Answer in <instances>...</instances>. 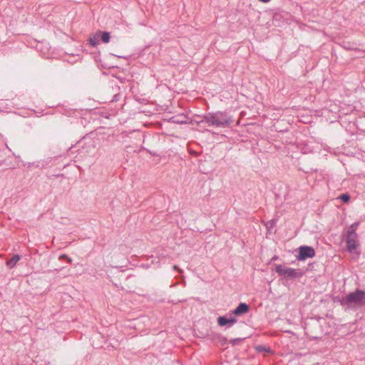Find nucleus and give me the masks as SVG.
Returning a JSON list of instances; mask_svg holds the SVG:
<instances>
[{
	"label": "nucleus",
	"mask_w": 365,
	"mask_h": 365,
	"mask_svg": "<svg viewBox=\"0 0 365 365\" xmlns=\"http://www.w3.org/2000/svg\"><path fill=\"white\" fill-rule=\"evenodd\" d=\"M341 303L346 306L363 305L365 304V292L357 290L350 293L341 299Z\"/></svg>",
	"instance_id": "f257e3e1"
},
{
	"label": "nucleus",
	"mask_w": 365,
	"mask_h": 365,
	"mask_svg": "<svg viewBox=\"0 0 365 365\" xmlns=\"http://www.w3.org/2000/svg\"><path fill=\"white\" fill-rule=\"evenodd\" d=\"M346 242L349 252L356 255V257H359L360 254L358 251L359 243L358 241V235L354 230H349L348 232Z\"/></svg>",
	"instance_id": "f03ea898"
},
{
	"label": "nucleus",
	"mask_w": 365,
	"mask_h": 365,
	"mask_svg": "<svg viewBox=\"0 0 365 365\" xmlns=\"http://www.w3.org/2000/svg\"><path fill=\"white\" fill-rule=\"evenodd\" d=\"M275 270L279 276L284 278H297L302 276V274L297 270L282 264L277 265Z\"/></svg>",
	"instance_id": "7ed1b4c3"
},
{
	"label": "nucleus",
	"mask_w": 365,
	"mask_h": 365,
	"mask_svg": "<svg viewBox=\"0 0 365 365\" xmlns=\"http://www.w3.org/2000/svg\"><path fill=\"white\" fill-rule=\"evenodd\" d=\"M299 255L297 256L298 260H304L307 258H312L315 255L314 250L309 246H301L298 248Z\"/></svg>",
	"instance_id": "20e7f679"
},
{
	"label": "nucleus",
	"mask_w": 365,
	"mask_h": 365,
	"mask_svg": "<svg viewBox=\"0 0 365 365\" xmlns=\"http://www.w3.org/2000/svg\"><path fill=\"white\" fill-rule=\"evenodd\" d=\"M204 125H208L209 126H219L223 125V120H220L217 115H209L205 117V120L201 121Z\"/></svg>",
	"instance_id": "39448f33"
},
{
	"label": "nucleus",
	"mask_w": 365,
	"mask_h": 365,
	"mask_svg": "<svg viewBox=\"0 0 365 365\" xmlns=\"http://www.w3.org/2000/svg\"><path fill=\"white\" fill-rule=\"evenodd\" d=\"M237 319L233 317H230V319H227L225 317H220L217 319V322L220 326H225L227 324L232 325L236 323Z\"/></svg>",
	"instance_id": "423d86ee"
},
{
	"label": "nucleus",
	"mask_w": 365,
	"mask_h": 365,
	"mask_svg": "<svg viewBox=\"0 0 365 365\" xmlns=\"http://www.w3.org/2000/svg\"><path fill=\"white\" fill-rule=\"evenodd\" d=\"M249 310V307L245 303H240L237 307L234 309L233 314L235 315H240L242 314H245Z\"/></svg>",
	"instance_id": "0eeeda50"
},
{
	"label": "nucleus",
	"mask_w": 365,
	"mask_h": 365,
	"mask_svg": "<svg viewBox=\"0 0 365 365\" xmlns=\"http://www.w3.org/2000/svg\"><path fill=\"white\" fill-rule=\"evenodd\" d=\"M20 259V256L19 255H15L10 260L7 261L6 265L10 269L14 267L16 263Z\"/></svg>",
	"instance_id": "6e6552de"
},
{
	"label": "nucleus",
	"mask_w": 365,
	"mask_h": 365,
	"mask_svg": "<svg viewBox=\"0 0 365 365\" xmlns=\"http://www.w3.org/2000/svg\"><path fill=\"white\" fill-rule=\"evenodd\" d=\"M96 36H101V40L103 41V42L107 43L109 42L110 41V34L108 32H106V31H103V32H98Z\"/></svg>",
	"instance_id": "1a4fd4ad"
},
{
	"label": "nucleus",
	"mask_w": 365,
	"mask_h": 365,
	"mask_svg": "<svg viewBox=\"0 0 365 365\" xmlns=\"http://www.w3.org/2000/svg\"><path fill=\"white\" fill-rule=\"evenodd\" d=\"M98 37V36L96 35L95 36L89 38V43L92 46H96L98 44V42H97Z\"/></svg>",
	"instance_id": "9d476101"
},
{
	"label": "nucleus",
	"mask_w": 365,
	"mask_h": 365,
	"mask_svg": "<svg viewBox=\"0 0 365 365\" xmlns=\"http://www.w3.org/2000/svg\"><path fill=\"white\" fill-rule=\"evenodd\" d=\"M339 198L344 202H347L350 200V197L348 194H342Z\"/></svg>",
	"instance_id": "9b49d317"
},
{
	"label": "nucleus",
	"mask_w": 365,
	"mask_h": 365,
	"mask_svg": "<svg viewBox=\"0 0 365 365\" xmlns=\"http://www.w3.org/2000/svg\"><path fill=\"white\" fill-rule=\"evenodd\" d=\"M358 225H359L358 222H355V223L352 224L351 225V227H350V229H351L350 230H354L355 231Z\"/></svg>",
	"instance_id": "f8f14e48"
},
{
	"label": "nucleus",
	"mask_w": 365,
	"mask_h": 365,
	"mask_svg": "<svg viewBox=\"0 0 365 365\" xmlns=\"http://www.w3.org/2000/svg\"><path fill=\"white\" fill-rule=\"evenodd\" d=\"M61 257V258L66 257V258H67V259H68V262H71V259L70 258L67 257V256H66V255H61V257Z\"/></svg>",
	"instance_id": "ddd939ff"
},
{
	"label": "nucleus",
	"mask_w": 365,
	"mask_h": 365,
	"mask_svg": "<svg viewBox=\"0 0 365 365\" xmlns=\"http://www.w3.org/2000/svg\"><path fill=\"white\" fill-rule=\"evenodd\" d=\"M259 1L261 2H263V3H267L269 2L270 0H259Z\"/></svg>",
	"instance_id": "4468645a"
}]
</instances>
